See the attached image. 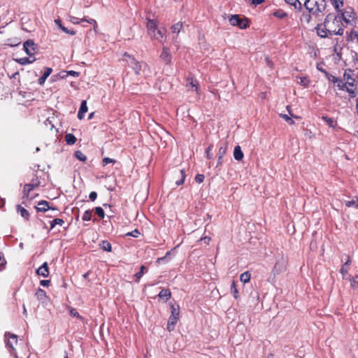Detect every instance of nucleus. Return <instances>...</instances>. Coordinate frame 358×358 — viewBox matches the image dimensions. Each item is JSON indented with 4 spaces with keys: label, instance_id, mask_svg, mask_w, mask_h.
Listing matches in <instances>:
<instances>
[{
    "label": "nucleus",
    "instance_id": "obj_1",
    "mask_svg": "<svg viewBox=\"0 0 358 358\" xmlns=\"http://www.w3.org/2000/svg\"><path fill=\"white\" fill-rule=\"evenodd\" d=\"M343 26L341 17L333 13L328 14L323 22V27L329 31V35L342 36L344 31Z\"/></svg>",
    "mask_w": 358,
    "mask_h": 358
},
{
    "label": "nucleus",
    "instance_id": "obj_2",
    "mask_svg": "<svg viewBox=\"0 0 358 358\" xmlns=\"http://www.w3.org/2000/svg\"><path fill=\"white\" fill-rule=\"evenodd\" d=\"M327 6L325 0H306L304 7L314 15H318L324 11Z\"/></svg>",
    "mask_w": 358,
    "mask_h": 358
},
{
    "label": "nucleus",
    "instance_id": "obj_3",
    "mask_svg": "<svg viewBox=\"0 0 358 358\" xmlns=\"http://www.w3.org/2000/svg\"><path fill=\"white\" fill-rule=\"evenodd\" d=\"M123 60L127 63V64L131 67L135 71L136 75H141V71L145 72V68L147 66L145 64H141V62L136 60V59L129 54L125 52L123 55Z\"/></svg>",
    "mask_w": 358,
    "mask_h": 358
},
{
    "label": "nucleus",
    "instance_id": "obj_4",
    "mask_svg": "<svg viewBox=\"0 0 358 358\" xmlns=\"http://www.w3.org/2000/svg\"><path fill=\"white\" fill-rule=\"evenodd\" d=\"M287 257H284L283 255H281L279 257L276 262L273 266V273L274 275H278L281 273H283L286 271L287 268Z\"/></svg>",
    "mask_w": 358,
    "mask_h": 358
},
{
    "label": "nucleus",
    "instance_id": "obj_5",
    "mask_svg": "<svg viewBox=\"0 0 358 358\" xmlns=\"http://www.w3.org/2000/svg\"><path fill=\"white\" fill-rule=\"evenodd\" d=\"M229 21L232 26H238L241 29H245L248 27V20L246 18H241L238 15H230Z\"/></svg>",
    "mask_w": 358,
    "mask_h": 358
},
{
    "label": "nucleus",
    "instance_id": "obj_6",
    "mask_svg": "<svg viewBox=\"0 0 358 358\" xmlns=\"http://www.w3.org/2000/svg\"><path fill=\"white\" fill-rule=\"evenodd\" d=\"M5 338L6 339V347L9 349L10 354L13 355L16 358H17V355L11 352L15 350L14 345L17 344V336L15 334H11L9 332H6L5 334Z\"/></svg>",
    "mask_w": 358,
    "mask_h": 358
},
{
    "label": "nucleus",
    "instance_id": "obj_7",
    "mask_svg": "<svg viewBox=\"0 0 358 358\" xmlns=\"http://www.w3.org/2000/svg\"><path fill=\"white\" fill-rule=\"evenodd\" d=\"M24 50L27 55L29 56H32L35 53V50L36 48V45L34 43L32 40H27L24 43Z\"/></svg>",
    "mask_w": 358,
    "mask_h": 358
},
{
    "label": "nucleus",
    "instance_id": "obj_8",
    "mask_svg": "<svg viewBox=\"0 0 358 358\" xmlns=\"http://www.w3.org/2000/svg\"><path fill=\"white\" fill-rule=\"evenodd\" d=\"M147 29L149 36H150L153 34L158 29V24L155 20L150 19V17H147Z\"/></svg>",
    "mask_w": 358,
    "mask_h": 358
},
{
    "label": "nucleus",
    "instance_id": "obj_9",
    "mask_svg": "<svg viewBox=\"0 0 358 358\" xmlns=\"http://www.w3.org/2000/svg\"><path fill=\"white\" fill-rule=\"evenodd\" d=\"M38 212H47L48 210L57 211V208L49 206V203L46 201H41L36 207Z\"/></svg>",
    "mask_w": 358,
    "mask_h": 358
},
{
    "label": "nucleus",
    "instance_id": "obj_10",
    "mask_svg": "<svg viewBox=\"0 0 358 358\" xmlns=\"http://www.w3.org/2000/svg\"><path fill=\"white\" fill-rule=\"evenodd\" d=\"M160 59L165 62L166 64H170L171 62V55L169 48L164 47L160 55Z\"/></svg>",
    "mask_w": 358,
    "mask_h": 358
},
{
    "label": "nucleus",
    "instance_id": "obj_11",
    "mask_svg": "<svg viewBox=\"0 0 358 358\" xmlns=\"http://www.w3.org/2000/svg\"><path fill=\"white\" fill-rule=\"evenodd\" d=\"M36 274L44 278H46L49 275V270L47 262H44L41 266H40L36 270Z\"/></svg>",
    "mask_w": 358,
    "mask_h": 358
},
{
    "label": "nucleus",
    "instance_id": "obj_12",
    "mask_svg": "<svg viewBox=\"0 0 358 358\" xmlns=\"http://www.w3.org/2000/svg\"><path fill=\"white\" fill-rule=\"evenodd\" d=\"M166 29L164 28H159L153 34L150 36L151 38H155L159 42H162L163 38L165 35Z\"/></svg>",
    "mask_w": 358,
    "mask_h": 358
},
{
    "label": "nucleus",
    "instance_id": "obj_13",
    "mask_svg": "<svg viewBox=\"0 0 358 358\" xmlns=\"http://www.w3.org/2000/svg\"><path fill=\"white\" fill-rule=\"evenodd\" d=\"M178 320V317H177L171 316V315L169 317V318L168 320V323H167V329L169 331H172L174 329L175 325L177 323Z\"/></svg>",
    "mask_w": 358,
    "mask_h": 358
},
{
    "label": "nucleus",
    "instance_id": "obj_14",
    "mask_svg": "<svg viewBox=\"0 0 358 358\" xmlns=\"http://www.w3.org/2000/svg\"><path fill=\"white\" fill-rule=\"evenodd\" d=\"M352 72V71L350 69H348L347 71H345L343 75L344 79L348 81L347 84L350 87H352L354 85L355 82V79L352 78L351 76Z\"/></svg>",
    "mask_w": 358,
    "mask_h": 358
},
{
    "label": "nucleus",
    "instance_id": "obj_15",
    "mask_svg": "<svg viewBox=\"0 0 358 358\" xmlns=\"http://www.w3.org/2000/svg\"><path fill=\"white\" fill-rule=\"evenodd\" d=\"M87 111V106L86 101L83 100L81 102L80 108L78 113V118L82 120L84 117V114Z\"/></svg>",
    "mask_w": 358,
    "mask_h": 358
},
{
    "label": "nucleus",
    "instance_id": "obj_16",
    "mask_svg": "<svg viewBox=\"0 0 358 358\" xmlns=\"http://www.w3.org/2000/svg\"><path fill=\"white\" fill-rule=\"evenodd\" d=\"M341 20H344L345 22L348 23L351 20H352L355 18V13L354 12H345L341 13Z\"/></svg>",
    "mask_w": 358,
    "mask_h": 358
},
{
    "label": "nucleus",
    "instance_id": "obj_17",
    "mask_svg": "<svg viewBox=\"0 0 358 358\" xmlns=\"http://www.w3.org/2000/svg\"><path fill=\"white\" fill-rule=\"evenodd\" d=\"M234 157L237 161H241L243 158V153L241 150V146H235L234 150Z\"/></svg>",
    "mask_w": 358,
    "mask_h": 358
},
{
    "label": "nucleus",
    "instance_id": "obj_18",
    "mask_svg": "<svg viewBox=\"0 0 358 358\" xmlns=\"http://www.w3.org/2000/svg\"><path fill=\"white\" fill-rule=\"evenodd\" d=\"M316 29L317 35L321 38H326L328 36L329 31L324 29V27H323V23L318 24Z\"/></svg>",
    "mask_w": 358,
    "mask_h": 358
},
{
    "label": "nucleus",
    "instance_id": "obj_19",
    "mask_svg": "<svg viewBox=\"0 0 358 358\" xmlns=\"http://www.w3.org/2000/svg\"><path fill=\"white\" fill-rule=\"evenodd\" d=\"M36 187L33 184H26L23 189V199H28L29 192Z\"/></svg>",
    "mask_w": 358,
    "mask_h": 358
},
{
    "label": "nucleus",
    "instance_id": "obj_20",
    "mask_svg": "<svg viewBox=\"0 0 358 358\" xmlns=\"http://www.w3.org/2000/svg\"><path fill=\"white\" fill-rule=\"evenodd\" d=\"M227 148H228V143L227 142L221 143L220 145V148H219L217 156H220V157H224V156L227 152Z\"/></svg>",
    "mask_w": 358,
    "mask_h": 358
},
{
    "label": "nucleus",
    "instance_id": "obj_21",
    "mask_svg": "<svg viewBox=\"0 0 358 358\" xmlns=\"http://www.w3.org/2000/svg\"><path fill=\"white\" fill-rule=\"evenodd\" d=\"M17 212L20 214V215L24 217L25 220H28L29 219V213L20 205L17 206Z\"/></svg>",
    "mask_w": 358,
    "mask_h": 358
},
{
    "label": "nucleus",
    "instance_id": "obj_22",
    "mask_svg": "<svg viewBox=\"0 0 358 358\" xmlns=\"http://www.w3.org/2000/svg\"><path fill=\"white\" fill-rule=\"evenodd\" d=\"M52 70L51 68H45V71L43 75L38 79V84L42 85L45 83L47 78L50 75Z\"/></svg>",
    "mask_w": 358,
    "mask_h": 358
},
{
    "label": "nucleus",
    "instance_id": "obj_23",
    "mask_svg": "<svg viewBox=\"0 0 358 358\" xmlns=\"http://www.w3.org/2000/svg\"><path fill=\"white\" fill-rule=\"evenodd\" d=\"M55 22L64 32L71 35H75V31L73 30H69L66 27H64V25L62 24V22L59 19L55 20Z\"/></svg>",
    "mask_w": 358,
    "mask_h": 358
},
{
    "label": "nucleus",
    "instance_id": "obj_24",
    "mask_svg": "<svg viewBox=\"0 0 358 358\" xmlns=\"http://www.w3.org/2000/svg\"><path fill=\"white\" fill-rule=\"evenodd\" d=\"M99 245L104 251L110 252L112 250L110 243L107 241H102Z\"/></svg>",
    "mask_w": 358,
    "mask_h": 358
},
{
    "label": "nucleus",
    "instance_id": "obj_25",
    "mask_svg": "<svg viewBox=\"0 0 358 358\" xmlns=\"http://www.w3.org/2000/svg\"><path fill=\"white\" fill-rule=\"evenodd\" d=\"M158 296L159 298L165 299L166 301H167L171 296V292L169 291V289H164L159 292Z\"/></svg>",
    "mask_w": 358,
    "mask_h": 358
},
{
    "label": "nucleus",
    "instance_id": "obj_26",
    "mask_svg": "<svg viewBox=\"0 0 358 358\" xmlns=\"http://www.w3.org/2000/svg\"><path fill=\"white\" fill-rule=\"evenodd\" d=\"M65 140L69 145H73L76 141V138L72 134H67L65 136Z\"/></svg>",
    "mask_w": 358,
    "mask_h": 358
},
{
    "label": "nucleus",
    "instance_id": "obj_27",
    "mask_svg": "<svg viewBox=\"0 0 358 358\" xmlns=\"http://www.w3.org/2000/svg\"><path fill=\"white\" fill-rule=\"evenodd\" d=\"M148 269L145 266H141L139 272L135 274L136 281L139 282L141 277L143 275L144 273L146 272Z\"/></svg>",
    "mask_w": 358,
    "mask_h": 358
},
{
    "label": "nucleus",
    "instance_id": "obj_28",
    "mask_svg": "<svg viewBox=\"0 0 358 358\" xmlns=\"http://www.w3.org/2000/svg\"><path fill=\"white\" fill-rule=\"evenodd\" d=\"M240 280L243 283H247L250 280V273L248 271L243 273L240 276Z\"/></svg>",
    "mask_w": 358,
    "mask_h": 358
},
{
    "label": "nucleus",
    "instance_id": "obj_29",
    "mask_svg": "<svg viewBox=\"0 0 358 358\" xmlns=\"http://www.w3.org/2000/svg\"><path fill=\"white\" fill-rule=\"evenodd\" d=\"M36 296L38 299L43 301L46 298V293L43 289L38 288L36 292Z\"/></svg>",
    "mask_w": 358,
    "mask_h": 358
},
{
    "label": "nucleus",
    "instance_id": "obj_30",
    "mask_svg": "<svg viewBox=\"0 0 358 358\" xmlns=\"http://www.w3.org/2000/svg\"><path fill=\"white\" fill-rule=\"evenodd\" d=\"M15 61L20 64L25 65V64L32 63L34 61H35V59L30 60L27 57H22V58H20V59H16Z\"/></svg>",
    "mask_w": 358,
    "mask_h": 358
},
{
    "label": "nucleus",
    "instance_id": "obj_31",
    "mask_svg": "<svg viewBox=\"0 0 358 358\" xmlns=\"http://www.w3.org/2000/svg\"><path fill=\"white\" fill-rule=\"evenodd\" d=\"M287 3L293 6L295 8L301 9L302 5L299 0H285Z\"/></svg>",
    "mask_w": 358,
    "mask_h": 358
},
{
    "label": "nucleus",
    "instance_id": "obj_32",
    "mask_svg": "<svg viewBox=\"0 0 358 358\" xmlns=\"http://www.w3.org/2000/svg\"><path fill=\"white\" fill-rule=\"evenodd\" d=\"M64 223V222L62 219L55 218L50 222V229H53L55 227V225L62 226Z\"/></svg>",
    "mask_w": 358,
    "mask_h": 358
},
{
    "label": "nucleus",
    "instance_id": "obj_33",
    "mask_svg": "<svg viewBox=\"0 0 358 358\" xmlns=\"http://www.w3.org/2000/svg\"><path fill=\"white\" fill-rule=\"evenodd\" d=\"M182 22H177L176 24H173L171 27V29L173 33H179L180 29H182Z\"/></svg>",
    "mask_w": 358,
    "mask_h": 358
},
{
    "label": "nucleus",
    "instance_id": "obj_34",
    "mask_svg": "<svg viewBox=\"0 0 358 358\" xmlns=\"http://www.w3.org/2000/svg\"><path fill=\"white\" fill-rule=\"evenodd\" d=\"M322 119L328 124L330 127L334 128L336 126V122L332 118L323 116Z\"/></svg>",
    "mask_w": 358,
    "mask_h": 358
},
{
    "label": "nucleus",
    "instance_id": "obj_35",
    "mask_svg": "<svg viewBox=\"0 0 358 358\" xmlns=\"http://www.w3.org/2000/svg\"><path fill=\"white\" fill-rule=\"evenodd\" d=\"M179 174L180 176V178L176 181V184L178 186L182 185L184 182L185 179V171L183 169L180 171Z\"/></svg>",
    "mask_w": 358,
    "mask_h": 358
},
{
    "label": "nucleus",
    "instance_id": "obj_36",
    "mask_svg": "<svg viewBox=\"0 0 358 358\" xmlns=\"http://www.w3.org/2000/svg\"><path fill=\"white\" fill-rule=\"evenodd\" d=\"M75 157L81 162H85L87 159L86 156L80 150H77L75 152Z\"/></svg>",
    "mask_w": 358,
    "mask_h": 358
},
{
    "label": "nucleus",
    "instance_id": "obj_37",
    "mask_svg": "<svg viewBox=\"0 0 358 358\" xmlns=\"http://www.w3.org/2000/svg\"><path fill=\"white\" fill-rule=\"evenodd\" d=\"M231 293L234 294V296L235 299H238V292L236 289L235 281H232V283L231 285Z\"/></svg>",
    "mask_w": 358,
    "mask_h": 358
},
{
    "label": "nucleus",
    "instance_id": "obj_38",
    "mask_svg": "<svg viewBox=\"0 0 358 358\" xmlns=\"http://www.w3.org/2000/svg\"><path fill=\"white\" fill-rule=\"evenodd\" d=\"M331 1H332V4L334 5L335 9L338 12H340L341 11L339 10L340 6H343V0H331Z\"/></svg>",
    "mask_w": 358,
    "mask_h": 358
},
{
    "label": "nucleus",
    "instance_id": "obj_39",
    "mask_svg": "<svg viewBox=\"0 0 358 358\" xmlns=\"http://www.w3.org/2000/svg\"><path fill=\"white\" fill-rule=\"evenodd\" d=\"M179 306H177L176 307L174 305L171 306V316H175L179 318Z\"/></svg>",
    "mask_w": 358,
    "mask_h": 358
},
{
    "label": "nucleus",
    "instance_id": "obj_40",
    "mask_svg": "<svg viewBox=\"0 0 358 358\" xmlns=\"http://www.w3.org/2000/svg\"><path fill=\"white\" fill-rule=\"evenodd\" d=\"M310 14H303L301 17V21L302 23H306L308 24L310 22L311 16Z\"/></svg>",
    "mask_w": 358,
    "mask_h": 358
},
{
    "label": "nucleus",
    "instance_id": "obj_41",
    "mask_svg": "<svg viewBox=\"0 0 358 358\" xmlns=\"http://www.w3.org/2000/svg\"><path fill=\"white\" fill-rule=\"evenodd\" d=\"M349 271V266L343 264L341 268L340 272L343 274V278H346V275H348Z\"/></svg>",
    "mask_w": 358,
    "mask_h": 358
},
{
    "label": "nucleus",
    "instance_id": "obj_42",
    "mask_svg": "<svg viewBox=\"0 0 358 358\" xmlns=\"http://www.w3.org/2000/svg\"><path fill=\"white\" fill-rule=\"evenodd\" d=\"M82 218L84 221H90L92 218L91 211L90 210L85 211Z\"/></svg>",
    "mask_w": 358,
    "mask_h": 358
},
{
    "label": "nucleus",
    "instance_id": "obj_43",
    "mask_svg": "<svg viewBox=\"0 0 358 358\" xmlns=\"http://www.w3.org/2000/svg\"><path fill=\"white\" fill-rule=\"evenodd\" d=\"M273 15L274 16L280 19H282L287 16V14L281 10L275 11Z\"/></svg>",
    "mask_w": 358,
    "mask_h": 358
},
{
    "label": "nucleus",
    "instance_id": "obj_44",
    "mask_svg": "<svg viewBox=\"0 0 358 358\" xmlns=\"http://www.w3.org/2000/svg\"><path fill=\"white\" fill-rule=\"evenodd\" d=\"M300 79V81L299 82V83L303 86V87H308V84H309V80L308 78L306 77H301L299 78Z\"/></svg>",
    "mask_w": 358,
    "mask_h": 358
},
{
    "label": "nucleus",
    "instance_id": "obj_45",
    "mask_svg": "<svg viewBox=\"0 0 358 358\" xmlns=\"http://www.w3.org/2000/svg\"><path fill=\"white\" fill-rule=\"evenodd\" d=\"M325 76L327 77V78L334 83H336L338 81V78H336L335 76L329 74L328 72H325Z\"/></svg>",
    "mask_w": 358,
    "mask_h": 358
},
{
    "label": "nucleus",
    "instance_id": "obj_46",
    "mask_svg": "<svg viewBox=\"0 0 358 358\" xmlns=\"http://www.w3.org/2000/svg\"><path fill=\"white\" fill-rule=\"evenodd\" d=\"M94 210H95L96 214L99 217H100L101 218H103L104 217L105 214H104V211L102 209V208H101V207H96Z\"/></svg>",
    "mask_w": 358,
    "mask_h": 358
},
{
    "label": "nucleus",
    "instance_id": "obj_47",
    "mask_svg": "<svg viewBox=\"0 0 358 358\" xmlns=\"http://www.w3.org/2000/svg\"><path fill=\"white\" fill-rule=\"evenodd\" d=\"M69 313L71 316L82 319V317L79 315L76 309L73 308H69Z\"/></svg>",
    "mask_w": 358,
    "mask_h": 358
},
{
    "label": "nucleus",
    "instance_id": "obj_48",
    "mask_svg": "<svg viewBox=\"0 0 358 358\" xmlns=\"http://www.w3.org/2000/svg\"><path fill=\"white\" fill-rule=\"evenodd\" d=\"M336 83L338 88L341 90H344L347 86V83H344L340 78H338V81Z\"/></svg>",
    "mask_w": 358,
    "mask_h": 358
},
{
    "label": "nucleus",
    "instance_id": "obj_49",
    "mask_svg": "<svg viewBox=\"0 0 358 358\" xmlns=\"http://www.w3.org/2000/svg\"><path fill=\"white\" fill-rule=\"evenodd\" d=\"M345 90L349 93V94L350 95L351 97L354 98L357 96V92L352 89V88H350V87H348L346 86V87L345 88Z\"/></svg>",
    "mask_w": 358,
    "mask_h": 358
},
{
    "label": "nucleus",
    "instance_id": "obj_50",
    "mask_svg": "<svg viewBox=\"0 0 358 358\" xmlns=\"http://www.w3.org/2000/svg\"><path fill=\"white\" fill-rule=\"evenodd\" d=\"M350 281H351V286L353 288L358 287V275H356L352 280L350 279Z\"/></svg>",
    "mask_w": 358,
    "mask_h": 358
},
{
    "label": "nucleus",
    "instance_id": "obj_51",
    "mask_svg": "<svg viewBox=\"0 0 358 358\" xmlns=\"http://www.w3.org/2000/svg\"><path fill=\"white\" fill-rule=\"evenodd\" d=\"M280 116L289 124H293L294 121L287 115L285 114H280Z\"/></svg>",
    "mask_w": 358,
    "mask_h": 358
},
{
    "label": "nucleus",
    "instance_id": "obj_52",
    "mask_svg": "<svg viewBox=\"0 0 358 358\" xmlns=\"http://www.w3.org/2000/svg\"><path fill=\"white\" fill-rule=\"evenodd\" d=\"M204 178H205L204 175L197 174L195 177V180L198 183H201L203 181Z\"/></svg>",
    "mask_w": 358,
    "mask_h": 358
},
{
    "label": "nucleus",
    "instance_id": "obj_53",
    "mask_svg": "<svg viewBox=\"0 0 358 358\" xmlns=\"http://www.w3.org/2000/svg\"><path fill=\"white\" fill-rule=\"evenodd\" d=\"M102 162H103V166H106V165H107V164H109V163H114V162H115V160H114V159H110V158H109V157H105V158L103 159Z\"/></svg>",
    "mask_w": 358,
    "mask_h": 358
},
{
    "label": "nucleus",
    "instance_id": "obj_54",
    "mask_svg": "<svg viewBox=\"0 0 358 358\" xmlns=\"http://www.w3.org/2000/svg\"><path fill=\"white\" fill-rule=\"evenodd\" d=\"M191 86L192 88H195V90H197V82H194L192 79L191 81H188L187 83V87Z\"/></svg>",
    "mask_w": 358,
    "mask_h": 358
},
{
    "label": "nucleus",
    "instance_id": "obj_55",
    "mask_svg": "<svg viewBox=\"0 0 358 358\" xmlns=\"http://www.w3.org/2000/svg\"><path fill=\"white\" fill-rule=\"evenodd\" d=\"M140 234V232L138 229H134V231L128 233L127 235V236H133V237H138Z\"/></svg>",
    "mask_w": 358,
    "mask_h": 358
},
{
    "label": "nucleus",
    "instance_id": "obj_56",
    "mask_svg": "<svg viewBox=\"0 0 358 358\" xmlns=\"http://www.w3.org/2000/svg\"><path fill=\"white\" fill-rule=\"evenodd\" d=\"M345 205H346L348 207H351V206H357V201H355V200H351V201H346Z\"/></svg>",
    "mask_w": 358,
    "mask_h": 358
},
{
    "label": "nucleus",
    "instance_id": "obj_57",
    "mask_svg": "<svg viewBox=\"0 0 358 358\" xmlns=\"http://www.w3.org/2000/svg\"><path fill=\"white\" fill-rule=\"evenodd\" d=\"M57 76L59 77V78H62V79L66 78L68 76L67 71H61L57 75Z\"/></svg>",
    "mask_w": 358,
    "mask_h": 358
},
{
    "label": "nucleus",
    "instance_id": "obj_58",
    "mask_svg": "<svg viewBox=\"0 0 358 358\" xmlns=\"http://www.w3.org/2000/svg\"><path fill=\"white\" fill-rule=\"evenodd\" d=\"M97 197V194L96 192H90V195H89V198L92 200V201H94Z\"/></svg>",
    "mask_w": 358,
    "mask_h": 358
},
{
    "label": "nucleus",
    "instance_id": "obj_59",
    "mask_svg": "<svg viewBox=\"0 0 358 358\" xmlns=\"http://www.w3.org/2000/svg\"><path fill=\"white\" fill-rule=\"evenodd\" d=\"M50 281L48 280H42L40 282L41 285L43 287H48L50 285Z\"/></svg>",
    "mask_w": 358,
    "mask_h": 358
},
{
    "label": "nucleus",
    "instance_id": "obj_60",
    "mask_svg": "<svg viewBox=\"0 0 358 358\" xmlns=\"http://www.w3.org/2000/svg\"><path fill=\"white\" fill-rule=\"evenodd\" d=\"M67 73H68V76L71 75V76H73L74 77H78L79 76V73L77 72V71H67Z\"/></svg>",
    "mask_w": 358,
    "mask_h": 358
},
{
    "label": "nucleus",
    "instance_id": "obj_61",
    "mask_svg": "<svg viewBox=\"0 0 358 358\" xmlns=\"http://www.w3.org/2000/svg\"><path fill=\"white\" fill-rule=\"evenodd\" d=\"M70 21L73 24H78L80 22L78 21V19L76 17H71Z\"/></svg>",
    "mask_w": 358,
    "mask_h": 358
},
{
    "label": "nucleus",
    "instance_id": "obj_62",
    "mask_svg": "<svg viewBox=\"0 0 358 358\" xmlns=\"http://www.w3.org/2000/svg\"><path fill=\"white\" fill-rule=\"evenodd\" d=\"M210 241V238L207 237V236L201 239V241H203L205 244H208Z\"/></svg>",
    "mask_w": 358,
    "mask_h": 358
},
{
    "label": "nucleus",
    "instance_id": "obj_63",
    "mask_svg": "<svg viewBox=\"0 0 358 358\" xmlns=\"http://www.w3.org/2000/svg\"><path fill=\"white\" fill-rule=\"evenodd\" d=\"M217 166H218L223 163V157H220V156H217Z\"/></svg>",
    "mask_w": 358,
    "mask_h": 358
},
{
    "label": "nucleus",
    "instance_id": "obj_64",
    "mask_svg": "<svg viewBox=\"0 0 358 358\" xmlns=\"http://www.w3.org/2000/svg\"><path fill=\"white\" fill-rule=\"evenodd\" d=\"M6 264V261L4 257L0 256V266H3Z\"/></svg>",
    "mask_w": 358,
    "mask_h": 358
}]
</instances>
